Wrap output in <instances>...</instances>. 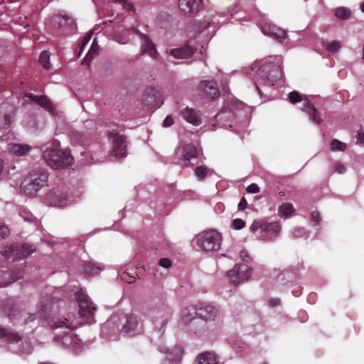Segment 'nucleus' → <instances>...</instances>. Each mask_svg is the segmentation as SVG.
Returning a JSON list of instances; mask_svg holds the SVG:
<instances>
[{
	"label": "nucleus",
	"instance_id": "nucleus-1",
	"mask_svg": "<svg viewBox=\"0 0 364 364\" xmlns=\"http://www.w3.org/2000/svg\"><path fill=\"white\" fill-rule=\"evenodd\" d=\"M48 173L43 168L32 170L21 183V188L25 194L33 196L45 186H47Z\"/></svg>",
	"mask_w": 364,
	"mask_h": 364
},
{
	"label": "nucleus",
	"instance_id": "nucleus-2",
	"mask_svg": "<svg viewBox=\"0 0 364 364\" xmlns=\"http://www.w3.org/2000/svg\"><path fill=\"white\" fill-rule=\"evenodd\" d=\"M46 163L54 169L65 168L73 164V159L66 151L58 149H48L43 152Z\"/></svg>",
	"mask_w": 364,
	"mask_h": 364
},
{
	"label": "nucleus",
	"instance_id": "nucleus-3",
	"mask_svg": "<svg viewBox=\"0 0 364 364\" xmlns=\"http://www.w3.org/2000/svg\"><path fill=\"white\" fill-rule=\"evenodd\" d=\"M198 318L197 304L188 306L181 311V323L185 326H190V331L196 334L200 333L206 328V324Z\"/></svg>",
	"mask_w": 364,
	"mask_h": 364
},
{
	"label": "nucleus",
	"instance_id": "nucleus-4",
	"mask_svg": "<svg viewBox=\"0 0 364 364\" xmlns=\"http://www.w3.org/2000/svg\"><path fill=\"white\" fill-rule=\"evenodd\" d=\"M112 324H117V329L124 333H135L139 329L137 316L133 314H124L120 317L116 315L112 316L106 325L109 327Z\"/></svg>",
	"mask_w": 364,
	"mask_h": 364
},
{
	"label": "nucleus",
	"instance_id": "nucleus-5",
	"mask_svg": "<svg viewBox=\"0 0 364 364\" xmlns=\"http://www.w3.org/2000/svg\"><path fill=\"white\" fill-rule=\"evenodd\" d=\"M75 296L79 306V314L82 320L87 323H91L94 321L95 311L96 307L82 289L75 293Z\"/></svg>",
	"mask_w": 364,
	"mask_h": 364
},
{
	"label": "nucleus",
	"instance_id": "nucleus-6",
	"mask_svg": "<svg viewBox=\"0 0 364 364\" xmlns=\"http://www.w3.org/2000/svg\"><path fill=\"white\" fill-rule=\"evenodd\" d=\"M35 249L26 243H14L5 247L2 255L6 259H21L26 258Z\"/></svg>",
	"mask_w": 364,
	"mask_h": 364
},
{
	"label": "nucleus",
	"instance_id": "nucleus-7",
	"mask_svg": "<svg viewBox=\"0 0 364 364\" xmlns=\"http://www.w3.org/2000/svg\"><path fill=\"white\" fill-rule=\"evenodd\" d=\"M109 141L112 144L110 155L117 159H122L127 156V137L112 131L109 133Z\"/></svg>",
	"mask_w": 364,
	"mask_h": 364
},
{
	"label": "nucleus",
	"instance_id": "nucleus-8",
	"mask_svg": "<svg viewBox=\"0 0 364 364\" xmlns=\"http://www.w3.org/2000/svg\"><path fill=\"white\" fill-rule=\"evenodd\" d=\"M220 234L213 230L203 232L198 240V245L205 251L218 250L220 246Z\"/></svg>",
	"mask_w": 364,
	"mask_h": 364
},
{
	"label": "nucleus",
	"instance_id": "nucleus-9",
	"mask_svg": "<svg viewBox=\"0 0 364 364\" xmlns=\"http://www.w3.org/2000/svg\"><path fill=\"white\" fill-rule=\"evenodd\" d=\"M60 296H63L61 289H48L41 301L40 314L41 316L46 318L50 311L52 305L60 301Z\"/></svg>",
	"mask_w": 364,
	"mask_h": 364
},
{
	"label": "nucleus",
	"instance_id": "nucleus-10",
	"mask_svg": "<svg viewBox=\"0 0 364 364\" xmlns=\"http://www.w3.org/2000/svg\"><path fill=\"white\" fill-rule=\"evenodd\" d=\"M197 308L200 321L205 324L208 321H215L219 315L218 308L210 303H198Z\"/></svg>",
	"mask_w": 364,
	"mask_h": 364
},
{
	"label": "nucleus",
	"instance_id": "nucleus-11",
	"mask_svg": "<svg viewBox=\"0 0 364 364\" xmlns=\"http://www.w3.org/2000/svg\"><path fill=\"white\" fill-rule=\"evenodd\" d=\"M251 274L252 269L243 264L235 265L232 270L228 272L230 282L234 284L247 281Z\"/></svg>",
	"mask_w": 364,
	"mask_h": 364
},
{
	"label": "nucleus",
	"instance_id": "nucleus-12",
	"mask_svg": "<svg viewBox=\"0 0 364 364\" xmlns=\"http://www.w3.org/2000/svg\"><path fill=\"white\" fill-rule=\"evenodd\" d=\"M198 89L203 98L208 100H215L220 96V92L216 83L212 80H203L198 87Z\"/></svg>",
	"mask_w": 364,
	"mask_h": 364
},
{
	"label": "nucleus",
	"instance_id": "nucleus-13",
	"mask_svg": "<svg viewBox=\"0 0 364 364\" xmlns=\"http://www.w3.org/2000/svg\"><path fill=\"white\" fill-rule=\"evenodd\" d=\"M141 101L144 105L149 107H159L161 105L159 90L153 86L146 87L143 93Z\"/></svg>",
	"mask_w": 364,
	"mask_h": 364
},
{
	"label": "nucleus",
	"instance_id": "nucleus-14",
	"mask_svg": "<svg viewBox=\"0 0 364 364\" xmlns=\"http://www.w3.org/2000/svg\"><path fill=\"white\" fill-rule=\"evenodd\" d=\"M202 0H179V9L184 14H194L201 6Z\"/></svg>",
	"mask_w": 364,
	"mask_h": 364
},
{
	"label": "nucleus",
	"instance_id": "nucleus-15",
	"mask_svg": "<svg viewBox=\"0 0 364 364\" xmlns=\"http://www.w3.org/2000/svg\"><path fill=\"white\" fill-rule=\"evenodd\" d=\"M181 117L188 123L198 126L202 122L200 112L193 108L186 107L181 111Z\"/></svg>",
	"mask_w": 364,
	"mask_h": 364
},
{
	"label": "nucleus",
	"instance_id": "nucleus-16",
	"mask_svg": "<svg viewBox=\"0 0 364 364\" xmlns=\"http://www.w3.org/2000/svg\"><path fill=\"white\" fill-rule=\"evenodd\" d=\"M198 150L196 146L192 144H186L183 146V154L181 159L183 161L184 167H189L193 165L191 160L198 157Z\"/></svg>",
	"mask_w": 364,
	"mask_h": 364
},
{
	"label": "nucleus",
	"instance_id": "nucleus-17",
	"mask_svg": "<svg viewBox=\"0 0 364 364\" xmlns=\"http://www.w3.org/2000/svg\"><path fill=\"white\" fill-rule=\"evenodd\" d=\"M301 109L309 115V119L314 123L319 124L322 122L323 119L320 113L309 100H306L305 102H303Z\"/></svg>",
	"mask_w": 364,
	"mask_h": 364
},
{
	"label": "nucleus",
	"instance_id": "nucleus-18",
	"mask_svg": "<svg viewBox=\"0 0 364 364\" xmlns=\"http://www.w3.org/2000/svg\"><path fill=\"white\" fill-rule=\"evenodd\" d=\"M141 39L142 41L141 52L143 54H146L149 55L151 58L154 59L156 58L158 55V52L153 42L147 36L144 34L141 35Z\"/></svg>",
	"mask_w": 364,
	"mask_h": 364
},
{
	"label": "nucleus",
	"instance_id": "nucleus-19",
	"mask_svg": "<svg viewBox=\"0 0 364 364\" xmlns=\"http://www.w3.org/2000/svg\"><path fill=\"white\" fill-rule=\"evenodd\" d=\"M196 50L190 46H185L179 48L172 49L170 55L176 60L187 59L193 56Z\"/></svg>",
	"mask_w": 364,
	"mask_h": 364
},
{
	"label": "nucleus",
	"instance_id": "nucleus-20",
	"mask_svg": "<svg viewBox=\"0 0 364 364\" xmlns=\"http://www.w3.org/2000/svg\"><path fill=\"white\" fill-rule=\"evenodd\" d=\"M0 338H5L11 343H18L22 340V336L11 328H4L0 325Z\"/></svg>",
	"mask_w": 364,
	"mask_h": 364
},
{
	"label": "nucleus",
	"instance_id": "nucleus-21",
	"mask_svg": "<svg viewBox=\"0 0 364 364\" xmlns=\"http://www.w3.org/2000/svg\"><path fill=\"white\" fill-rule=\"evenodd\" d=\"M265 228L266 223L257 220L254 221L250 227L251 232L259 239H265L267 237Z\"/></svg>",
	"mask_w": 364,
	"mask_h": 364
},
{
	"label": "nucleus",
	"instance_id": "nucleus-22",
	"mask_svg": "<svg viewBox=\"0 0 364 364\" xmlns=\"http://www.w3.org/2000/svg\"><path fill=\"white\" fill-rule=\"evenodd\" d=\"M199 364H218V357L212 352L201 353L198 355Z\"/></svg>",
	"mask_w": 364,
	"mask_h": 364
},
{
	"label": "nucleus",
	"instance_id": "nucleus-23",
	"mask_svg": "<svg viewBox=\"0 0 364 364\" xmlns=\"http://www.w3.org/2000/svg\"><path fill=\"white\" fill-rule=\"evenodd\" d=\"M50 325L53 329L65 328L69 331H72L75 328V326L72 323L69 322L68 318H55L51 321Z\"/></svg>",
	"mask_w": 364,
	"mask_h": 364
},
{
	"label": "nucleus",
	"instance_id": "nucleus-24",
	"mask_svg": "<svg viewBox=\"0 0 364 364\" xmlns=\"http://www.w3.org/2000/svg\"><path fill=\"white\" fill-rule=\"evenodd\" d=\"M4 311L9 319L12 320L15 318L18 312V308L12 299H8L4 302Z\"/></svg>",
	"mask_w": 364,
	"mask_h": 364
},
{
	"label": "nucleus",
	"instance_id": "nucleus-25",
	"mask_svg": "<svg viewBox=\"0 0 364 364\" xmlns=\"http://www.w3.org/2000/svg\"><path fill=\"white\" fill-rule=\"evenodd\" d=\"M11 151L17 156H21L26 155L31 149L28 145L12 144L10 147Z\"/></svg>",
	"mask_w": 364,
	"mask_h": 364
},
{
	"label": "nucleus",
	"instance_id": "nucleus-26",
	"mask_svg": "<svg viewBox=\"0 0 364 364\" xmlns=\"http://www.w3.org/2000/svg\"><path fill=\"white\" fill-rule=\"evenodd\" d=\"M294 278V274L287 270L280 273L277 276V280L281 284H286L288 282H292Z\"/></svg>",
	"mask_w": 364,
	"mask_h": 364
},
{
	"label": "nucleus",
	"instance_id": "nucleus-27",
	"mask_svg": "<svg viewBox=\"0 0 364 364\" xmlns=\"http://www.w3.org/2000/svg\"><path fill=\"white\" fill-rule=\"evenodd\" d=\"M97 53H98V47L96 45V39L95 38L88 53H87L86 56L83 59L82 64L89 63L94 58V57L97 54Z\"/></svg>",
	"mask_w": 364,
	"mask_h": 364
},
{
	"label": "nucleus",
	"instance_id": "nucleus-28",
	"mask_svg": "<svg viewBox=\"0 0 364 364\" xmlns=\"http://www.w3.org/2000/svg\"><path fill=\"white\" fill-rule=\"evenodd\" d=\"M100 270V269L99 267H95L92 263L89 262H85L83 265V271L85 274L90 276L97 275Z\"/></svg>",
	"mask_w": 364,
	"mask_h": 364
},
{
	"label": "nucleus",
	"instance_id": "nucleus-29",
	"mask_svg": "<svg viewBox=\"0 0 364 364\" xmlns=\"http://www.w3.org/2000/svg\"><path fill=\"white\" fill-rule=\"evenodd\" d=\"M279 211L285 217H289L294 213V208L291 203H284L279 206Z\"/></svg>",
	"mask_w": 364,
	"mask_h": 364
},
{
	"label": "nucleus",
	"instance_id": "nucleus-30",
	"mask_svg": "<svg viewBox=\"0 0 364 364\" xmlns=\"http://www.w3.org/2000/svg\"><path fill=\"white\" fill-rule=\"evenodd\" d=\"M281 228L278 223H266V235L267 237L272 235H276L280 230Z\"/></svg>",
	"mask_w": 364,
	"mask_h": 364
},
{
	"label": "nucleus",
	"instance_id": "nucleus-31",
	"mask_svg": "<svg viewBox=\"0 0 364 364\" xmlns=\"http://www.w3.org/2000/svg\"><path fill=\"white\" fill-rule=\"evenodd\" d=\"M11 124L10 115L2 111V107H0V128L5 129L9 127Z\"/></svg>",
	"mask_w": 364,
	"mask_h": 364
},
{
	"label": "nucleus",
	"instance_id": "nucleus-32",
	"mask_svg": "<svg viewBox=\"0 0 364 364\" xmlns=\"http://www.w3.org/2000/svg\"><path fill=\"white\" fill-rule=\"evenodd\" d=\"M210 169L205 166H199L195 170V175L199 181H203L209 174Z\"/></svg>",
	"mask_w": 364,
	"mask_h": 364
},
{
	"label": "nucleus",
	"instance_id": "nucleus-33",
	"mask_svg": "<svg viewBox=\"0 0 364 364\" xmlns=\"http://www.w3.org/2000/svg\"><path fill=\"white\" fill-rule=\"evenodd\" d=\"M351 15L350 11L345 7H339L336 9L335 16L342 20H346L350 18Z\"/></svg>",
	"mask_w": 364,
	"mask_h": 364
},
{
	"label": "nucleus",
	"instance_id": "nucleus-34",
	"mask_svg": "<svg viewBox=\"0 0 364 364\" xmlns=\"http://www.w3.org/2000/svg\"><path fill=\"white\" fill-rule=\"evenodd\" d=\"M39 62L45 69L48 70L50 68V53L48 51L45 50L41 53Z\"/></svg>",
	"mask_w": 364,
	"mask_h": 364
},
{
	"label": "nucleus",
	"instance_id": "nucleus-35",
	"mask_svg": "<svg viewBox=\"0 0 364 364\" xmlns=\"http://www.w3.org/2000/svg\"><path fill=\"white\" fill-rule=\"evenodd\" d=\"M69 21H72V19L66 16L55 15L52 18V21L54 24H58L59 28H61L68 23Z\"/></svg>",
	"mask_w": 364,
	"mask_h": 364
},
{
	"label": "nucleus",
	"instance_id": "nucleus-36",
	"mask_svg": "<svg viewBox=\"0 0 364 364\" xmlns=\"http://www.w3.org/2000/svg\"><path fill=\"white\" fill-rule=\"evenodd\" d=\"M307 98H303L302 95L297 91H292L289 94V100L291 104H296L299 102H305Z\"/></svg>",
	"mask_w": 364,
	"mask_h": 364
},
{
	"label": "nucleus",
	"instance_id": "nucleus-37",
	"mask_svg": "<svg viewBox=\"0 0 364 364\" xmlns=\"http://www.w3.org/2000/svg\"><path fill=\"white\" fill-rule=\"evenodd\" d=\"M331 149L333 151H343L346 149V144L341 142V141L338 139H333L332 140L331 143Z\"/></svg>",
	"mask_w": 364,
	"mask_h": 364
},
{
	"label": "nucleus",
	"instance_id": "nucleus-38",
	"mask_svg": "<svg viewBox=\"0 0 364 364\" xmlns=\"http://www.w3.org/2000/svg\"><path fill=\"white\" fill-rule=\"evenodd\" d=\"M41 107H43L44 109H46L49 111L53 110V104L50 102V100L45 95H42V98L41 99L40 102L38 103Z\"/></svg>",
	"mask_w": 364,
	"mask_h": 364
},
{
	"label": "nucleus",
	"instance_id": "nucleus-39",
	"mask_svg": "<svg viewBox=\"0 0 364 364\" xmlns=\"http://www.w3.org/2000/svg\"><path fill=\"white\" fill-rule=\"evenodd\" d=\"M341 48V43L339 41H334L331 43H329L326 47V50L331 53H333L338 51Z\"/></svg>",
	"mask_w": 364,
	"mask_h": 364
},
{
	"label": "nucleus",
	"instance_id": "nucleus-40",
	"mask_svg": "<svg viewBox=\"0 0 364 364\" xmlns=\"http://www.w3.org/2000/svg\"><path fill=\"white\" fill-rule=\"evenodd\" d=\"M258 75L264 80L268 79L269 77V66L265 65H262L258 70Z\"/></svg>",
	"mask_w": 364,
	"mask_h": 364
},
{
	"label": "nucleus",
	"instance_id": "nucleus-41",
	"mask_svg": "<svg viewBox=\"0 0 364 364\" xmlns=\"http://www.w3.org/2000/svg\"><path fill=\"white\" fill-rule=\"evenodd\" d=\"M321 221V215L318 211H313L311 213V222L313 225L316 226Z\"/></svg>",
	"mask_w": 364,
	"mask_h": 364
},
{
	"label": "nucleus",
	"instance_id": "nucleus-42",
	"mask_svg": "<svg viewBox=\"0 0 364 364\" xmlns=\"http://www.w3.org/2000/svg\"><path fill=\"white\" fill-rule=\"evenodd\" d=\"M335 171L339 174H343L346 171V166L341 161H336L334 164Z\"/></svg>",
	"mask_w": 364,
	"mask_h": 364
},
{
	"label": "nucleus",
	"instance_id": "nucleus-43",
	"mask_svg": "<svg viewBox=\"0 0 364 364\" xmlns=\"http://www.w3.org/2000/svg\"><path fill=\"white\" fill-rule=\"evenodd\" d=\"M245 226V223L243 220L237 218L233 220L232 221V227L235 230H241Z\"/></svg>",
	"mask_w": 364,
	"mask_h": 364
},
{
	"label": "nucleus",
	"instance_id": "nucleus-44",
	"mask_svg": "<svg viewBox=\"0 0 364 364\" xmlns=\"http://www.w3.org/2000/svg\"><path fill=\"white\" fill-rule=\"evenodd\" d=\"M163 318H164V319L162 320L161 326V327L159 328V331H162V332H164L165 331L166 324L168 323V322L171 319V314H170V313L166 314Z\"/></svg>",
	"mask_w": 364,
	"mask_h": 364
},
{
	"label": "nucleus",
	"instance_id": "nucleus-45",
	"mask_svg": "<svg viewBox=\"0 0 364 364\" xmlns=\"http://www.w3.org/2000/svg\"><path fill=\"white\" fill-rule=\"evenodd\" d=\"M92 33H87V35L84 37L82 41V44H81V46H80V53H79V55H80V53H82L83 48L86 46V45L88 43V42L90 41L91 38H92Z\"/></svg>",
	"mask_w": 364,
	"mask_h": 364
},
{
	"label": "nucleus",
	"instance_id": "nucleus-46",
	"mask_svg": "<svg viewBox=\"0 0 364 364\" xmlns=\"http://www.w3.org/2000/svg\"><path fill=\"white\" fill-rule=\"evenodd\" d=\"M246 190L250 193H257L259 192V187L256 183H251L247 187Z\"/></svg>",
	"mask_w": 364,
	"mask_h": 364
},
{
	"label": "nucleus",
	"instance_id": "nucleus-47",
	"mask_svg": "<svg viewBox=\"0 0 364 364\" xmlns=\"http://www.w3.org/2000/svg\"><path fill=\"white\" fill-rule=\"evenodd\" d=\"M9 234V228L5 225H0V239H4Z\"/></svg>",
	"mask_w": 364,
	"mask_h": 364
},
{
	"label": "nucleus",
	"instance_id": "nucleus-48",
	"mask_svg": "<svg viewBox=\"0 0 364 364\" xmlns=\"http://www.w3.org/2000/svg\"><path fill=\"white\" fill-rule=\"evenodd\" d=\"M114 2L121 4L124 9L130 11L132 9V5L128 2L127 0H114Z\"/></svg>",
	"mask_w": 364,
	"mask_h": 364
},
{
	"label": "nucleus",
	"instance_id": "nucleus-49",
	"mask_svg": "<svg viewBox=\"0 0 364 364\" xmlns=\"http://www.w3.org/2000/svg\"><path fill=\"white\" fill-rule=\"evenodd\" d=\"M171 264V261L168 258H162L159 260V265L164 268H169Z\"/></svg>",
	"mask_w": 364,
	"mask_h": 364
},
{
	"label": "nucleus",
	"instance_id": "nucleus-50",
	"mask_svg": "<svg viewBox=\"0 0 364 364\" xmlns=\"http://www.w3.org/2000/svg\"><path fill=\"white\" fill-rule=\"evenodd\" d=\"M174 122L173 117L170 115L167 116L164 120L163 125L165 127H171Z\"/></svg>",
	"mask_w": 364,
	"mask_h": 364
},
{
	"label": "nucleus",
	"instance_id": "nucleus-51",
	"mask_svg": "<svg viewBox=\"0 0 364 364\" xmlns=\"http://www.w3.org/2000/svg\"><path fill=\"white\" fill-rule=\"evenodd\" d=\"M247 205V202L245 197H242L240 200V203H238L237 208L239 210H243L246 208Z\"/></svg>",
	"mask_w": 364,
	"mask_h": 364
},
{
	"label": "nucleus",
	"instance_id": "nucleus-52",
	"mask_svg": "<svg viewBox=\"0 0 364 364\" xmlns=\"http://www.w3.org/2000/svg\"><path fill=\"white\" fill-rule=\"evenodd\" d=\"M26 97H28L31 101L35 102L37 104L40 102L41 99L42 98V95L38 96L35 95L33 94H28Z\"/></svg>",
	"mask_w": 364,
	"mask_h": 364
},
{
	"label": "nucleus",
	"instance_id": "nucleus-53",
	"mask_svg": "<svg viewBox=\"0 0 364 364\" xmlns=\"http://www.w3.org/2000/svg\"><path fill=\"white\" fill-rule=\"evenodd\" d=\"M240 257L243 261H248L250 259V256L248 255V252L245 250H242L240 252Z\"/></svg>",
	"mask_w": 364,
	"mask_h": 364
},
{
	"label": "nucleus",
	"instance_id": "nucleus-54",
	"mask_svg": "<svg viewBox=\"0 0 364 364\" xmlns=\"http://www.w3.org/2000/svg\"><path fill=\"white\" fill-rule=\"evenodd\" d=\"M357 143H364V132L363 131H359L357 134Z\"/></svg>",
	"mask_w": 364,
	"mask_h": 364
},
{
	"label": "nucleus",
	"instance_id": "nucleus-55",
	"mask_svg": "<svg viewBox=\"0 0 364 364\" xmlns=\"http://www.w3.org/2000/svg\"><path fill=\"white\" fill-rule=\"evenodd\" d=\"M287 37V33L284 31H281L279 34H277V38L279 39L280 42H282Z\"/></svg>",
	"mask_w": 364,
	"mask_h": 364
},
{
	"label": "nucleus",
	"instance_id": "nucleus-56",
	"mask_svg": "<svg viewBox=\"0 0 364 364\" xmlns=\"http://www.w3.org/2000/svg\"><path fill=\"white\" fill-rule=\"evenodd\" d=\"M280 303V301L279 299H277V298H274V299H271L269 301V304L271 306H277Z\"/></svg>",
	"mask_w": 364,
	"mask_h": 364
},
{
	"label": "nucleus",
	"instance_id": "nucleus-57",
	"mask_svg": "<svg viewBox=\"0 0 364 364\" xmlns=\"http://www.w3.org/2000/svg\"><path fill=\"white\" fill-rule=\"evenodd\" d=\"M35 318H36V317H35L34 314H30L28 316V317L26 319L25 323L26 324V323H28L30 321H33L35 320Z\"/></svg>",
	"mask_w": 364,
	"mask_h": 364
},
{
	"label": "nucleus",
	"instance_id": "nucleus-58",
	"mask_svg": "<svg viewBox=\"0 0 364 364\" xmlns=\"http://www.w3.org/2000/svg\"><path fill=\"white\" fill-rule=\"evenodd\" d=\"M360 9L362 10L363 12H364V3H362L361 5H360Z\"/></svg>",
	"mask_w": 364,
	"mask_h": 364
},
{
	"label": "nucleus",
	"instance_id": "nucleus-59",
	"mask_svg": "<svg viewBox=\"0 0 364 364\" xmlns=\"http://www.w3.org/2000/svg\"><path fill=\"white\" fill-rule=\"evenodd\" d=\"M256 87H257V91H258V93H259V95H261V90H260V89H259V86H258L257 84H256Z\"/></svg>",
	"mask_w": 364,
	"mask_h": 364
},
{
	"label": "nucleus",
	"instance_id": "nucleus-60",
	"mask_svg": "<svg viewBox=\"0 0 364 364\" xmlns=\"http://www.w3.org/2000/svg\"><path fill=\"white\" fill-rule=\"evenodd\" d=\"M281 196H284L285 195V193L284 191H281L279 193Z\"/></svg>",
	"mask_w": 364,
	"mask_h": 364
},
{
	"label": "nucleus",
	"instance_id": "nucleus-61",
	"mask_svg": "<svg viewBox=\"0 0 364 364\" xmlns=\"http://www.w3.org/2000/svg\"><path fill=\"white\" fill-rule=\"evenodd\" d=\"M296 294H294V295H295L296 296H299V294H300L299 291H296Z\"/></svg>",
	"mask_w": 364,
	"mask_h": 364
},
{
	"label": "nucleus",
	"instance_id": "nucleus-62",
	"mask_svg": "<svg viewBox=\"0 0 364 364\" xmlns=\"http://www.w3.org/2000/svg\"><path fill=\"white\" fill-rule=\"evenodd\" d=\"M220 114H218V116L216 117H220Z\"/></svg>",
	"mask_w": 364,
	"mask_h": 364
}]
</instances>
